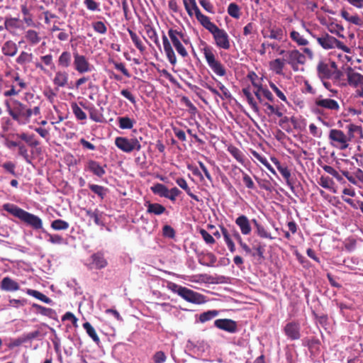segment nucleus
Masks as SVG:
<instances>
[{"mask_svg": "<svg viewBox=\"0 0 363 363\" xmlns=\"http://www.w3.org/2000/svg\"><path fill=\"white\" fill-rule=\"evenodd\" d=\"M7 111L19 124L26 123L33 115L30 108H27L26 105L17 100L13 101V107L7 106Z\"/></svg>", "mask_w": 363, "mask_h": 363, "instance_id": "f257e3e1", "label": "nucleus"}, {"mask_svg": "<svg viewBox=\"0 0 363 363\" xmlns=\"http://www.w3.org/2000/svg\"><path fill=\"white\" fill-rule=\"evenodd\" d=\"M202 51L206 62L212 71L220 77L225 75L226 70L220 62L216 59L213 48L208 45H206L202 49Z\"/></svg>", "mask_w": 363, "mask_h": 363, "instance_id": "f03ea898", "label": "nucleus"}, {"mask_svg": "<svg viewBox=\"0 0 363 363\" xmlns=\"http://www.w3.org/2000/svg\"><path fill=\"white\" fill-rule=\"evenodd\" d=\"M318 44L325 50L337 48L346 53L350 52V48L346 46L342 42L338 40L335 37L324 33L320 37L316 38Z\"/></svg>", "mask_w": 363, "mask_h": 363, "instance_id": "7ed1b4c3", "label": "nucleus"}, {"mask_svg": "<svg viewBox=\"0 0 363 363\" xmlns=\"http://www.w3.org/2000/svg\"><path fill=\"white\" fill-rule=\"evenodd\" d=\"M328 139L333 147L341 150L349 147V138L341 130L331 129L329 131Z\"/></svg>", "mask_w": 363, "mask_h": 363, "instance_id": "20e7f679", "label": "nucleus"}, {"mask_svg": "<svg viewBox=\"0 0 363 363\" xmlns=\"http://www.w3.org/2000/svg\"><path fill=\"white\" fill-rule=\"evenodd\" d=\"M115 145L118 149L127 153L133 150L139 151L142 147L137 138L129 139L125 137H117L115 139Z\"/></svg>", "mask_w": 363, "mask_h": 363, "instance_id": "39448f33", "label": "nucleus"}, {"mask_svg": "<svg viewBox=\"0 0 363 363\" xmlns=\"http://www.w3.org/2000/svg\"><path fill=\"white\" fill-rule=\"evenodd\" d=\"M73 66L74 69L79 74L89 72L91 70V65L86 56L80 55L77 50L72 52Z\"/></svg>", "mask_w": 363, "mask_h": 363, "instance_id": "423d86ee", "label": "nucleus"}, {"mask_svg": "<svg viewBox=\"0 0 363 363\" xmlns=\"http://www.w3.org/2000/svg\"><path fill=\"white\" fill-rule=\"evenodd\" d=\"M336 65L334 61H320L318 63L317 74L321 81L332 78L334 69H336Z\"/></svg>", "mask_w": 363, "mask_h": 363, "instance_id": "0eeeda50", "label": "nucleus"}, {"mask_svg": "<svg viewBox=\"0 0 363 363\" xmlns=\"http://www.w3.org/2000/svg\"><path fill=\"white\" fill-rule=\"evenodd\" d=\"M285 60L294 71H298V65H303L306 59L305 55L298 50H291L287 51Z\"/></svg>", "mask_w": 363, "mask_h": 363, "instance_id": "6e6552de", "label": "nucleus"}, {"mask_svg": "<svg viewBox=\"0 0 363 363\" xmlns=\"http://www.w3.org/2000/svg\"><path fill=\"white\" fill-rule=\"evenodd\" d=\"M188 1H189V3L191 4L192 5L194 14L197 21L201 24L203 27L205 28V26H206L208 24V23L211 22L209 17L205 16L201 12V11L199 10V7L196 5V0H183L185 9L186 10V12L190 16L193 15V13L191 12L189 6H188Z\"/></svg>", "mask_w": 363, "mask_h": 363, "instance_id": "1a4fd4ad", "label": "nucleus"}, {"mask_svg": "<svg viewBox=\"0 0 363 363\" xmlns=\"http://www.w3.org/2000/svg\"><path fill=\"white\" fill-rule=\"evenodd\" d=\"M168 35L178 54L180 55L182 57H187L188 52L182 44V40L179 38V31L178 30L170 28L168 30Z\"/></svg>", "mask_w": 363, "mask_h": 363, "instance_id": "9d476101", "label": "nucleus"}, {"mask_svg": "<svg viewBox=\"0 0 363 363\" xmlns=\"http://www.w3.org/2000/svg\"><path fill=\"white\" fill-rule=\"evenodd\" d=\"M315 105L322 107L325 111L328 110L332 112H337L340 108L337 101L329 98H323L321 95L316 97Z\"/></svg>", "mask_w": 363, "mask_h": 363, "instance_id": "9b49d317", "label": "nucleus"}, {"mask_svg": "<svg viewBox=\"0 0 363 363\" xmlns=\"http://www.w3.org/2000/svg\"><path fill=\"white\" fill-rule=\"evenodd\" d=\"M214 325L218 329L229 333H235L238 330L237 322L232 319H217L214 321Z\"/></svg>", "mask_w": 363, "mask_h": 363, "instance_id": "f8f14e48", "label": "nucleus"}, {"mask_svg": "<svg viewBox=\"0 0 363 363\" xmlns=\"http://www.w3.org/2000/svg\"><path fill=\"white\" fill-rule=\"evenodd\" d=\"M284 332L290 340H297L301 338V325L298 323L291 321L286 324Z\"/></svg>", "mask_w": 363, "mask_h": 363, "instance_id": "ddd939ff", "label": "nucleus"}, {"mask_svg": "<svg viewBox=\"0 0 363 363\" xmlns=\"http://www.w3.org/2000/svg\"><path fill=\"white\" fill-rule=\"evenodd\" d=\"M179 296L183 298L185 301L192 303L199 304L204 301L203 295L184 286L183 289L179 291Z\"/></svg>", "mask_w": 363, "mask_h": 363, "instance_id": "4468645a", "label": "nucleus"}, {"mask_svg": "<svg viewBox=\"0 0 363 363\" xmlns=\"http://www.w3.org/2000/svg\"><path fill=\"white\" fill-rule=\"evenodd\" d=\"M213 36L217 47L224 50H228L230 48L229 36L225 30L219 28Z\"/></svg>", "mask_w": 363, "mask_h": 363, "instance_id": "2eb2a0df", "label": "nucleus"}, {"mask_svg": "<svg viewBox=\"0 0 363 363\" xmlns=\"http://www.w3.org/2000/svg\"><path fill=\"white\" fill-rule=\"evenodd\" d=\"M347 78V85L354 88L363 87V75L354 72L352 68L348 67L346 72Z\"/></svg>", "mask_w": 363, "mask_h": 363, "instance_id": "dca6fc26", "label": "nucleus"}, {"mask_svg": "<svg viewBox=\"0 0 363 363\" xmlns=\"http://www.w3.org/2000/svg\"><path fill=\"white\" fill-rule=\"evenodd\" d=\"M21 220L31 226L35 230L43 228V221L41 218L28 211L25 212Z\"/></svg>", "mask_w": 363, "mask_h": 363, "instance_id": "f3484780", "label": "nucleus"}, {"mask_svg": "<svg viewBox=\"0 0 363 363\" xmlns=\"http://www.w3.org/2000/svg\"><path fill=\"white\" fill-rule=\"evenodd\" d=\"M79 104L89 112V118L93 121L96 123H102L104 118L101 111L98 110L93 104L86 106L83 102H79Z\"/></svg>", "mask_w": 363, "mask_h": 363, "instance_id": "a211bd4d", "label": "nucleus"}, {"mask_svg": "<svg viewBox=\"0 0 363 363\" xmlns=\"http://www.w3.org/2000/svg\"><path fill=\"white\" fill-rule=\"evenodd\" d=\"M162 43L164 50L169 62L171 65H174L177 63V57L170 42L164 34L162 35Z\"/></svg>", "mask_w": 363, "mask_h": 363, "instance_id": "6ab92c4d", "label": "nucleus"}, {"mask_svg": "<svg viewBox=\"0 0 363 363\" xmlns=\"http://www.w3.org/2000/svg\"><path fill=\"white\" fill-rule=\"evenodd\" d=\"M106 167V165L103 167L98 162L92 160H89L86 163V169L99 177H101L106 174L104 169Z\"/></svg>", "mask_w": 363, "mask_h": 363, "instance_id": "aec40b11", "label": "nucleus"}, {"mask_svg": "<svg viewBox=\"0 0 363 363\" xmlns=\"http://www.w3.org/2000/svg\"><path fill=\"white\" fill-rule=\"evenodd\" d=\"M86 216L92 218L94 223L97 225L104 226L105 223L103 220L104 213L99 211L98 208H95L94 211L91 209H85Z\"/></svg>", "mask_w": 363, "mask_h": 363, "instance_id": "412c9836", "label": "nucleus"}, {"mask_svg": "<svg viewBox=\"0 0 363 363\" xmlns=\"http://www.w3.org/2000/svg\"><path fill=\"white\" fill-rule=\"evenodd\" d=\"M341 17L350 24L358 26H363V19L357 13L351 14L346 10H342L340 12Z\"/></svg>", "mask_w": 363, "mask_h": 363, "instance_id": "4be33fe9", "label": "nucleus"}, {"mask_svg": "<svg viewBox=\"0 0 363 363\" xmlns=\"http://www.w3.org/2000/svg\"><path fill=\"white\" fill-rule=\"evenodd\" d=\"M0 287L6 291H16L20 289L18 283L9 277H5L2 279Z\"/></svg>", "mask_w": 363, "mask_h": 363, "instance_id": "5701e85b", "label": "nucleus"}, {"mask_svg": "<svg viewBox=\"0 0 363 363\" xmlns=\"http://www.w3.org/2000/svg\"><path fill=\"white\" fill-rule=\"evenodd\" d=\"M235 224L240 228L242 234L249 235L251 233L252 228L247 217L241 215L235 220Z\"/></svg>", "mask_w": 363, "mask_h": 363, "instance_id": "b1692460", "label": "nucleus"}, {"mask_svg": "<svg viewBox=\"0 0 363 363\" xmlns=\"http://www.w3.org/2000/svg\"><path fill=\"white\" fill-rule=\"evenodd\" d=\"M91 264L97 269L105 268L108 264L106 259L104 258V253L101 252L94 253L91 256Z\"/></svg>", "mask_w": 363, "mask_h": 363, "instance_id": "393cba45", "label": "nucleus"}, {"mask_svg": "<svg viewBox=\"0 0 363 363\" xmlns=\"http://www.w3.org/2000/svg\"><path fill=\"white\" fill-rule=\"evenodd\" d=\"M286 62L284 58H277L269 62V69L275 74L281 75Z\"/></svg>", "mask_w": 363, "mask_h": 363, "instance_id": "a878e982", "label": "nucleus"}, {"mask_svg": "<svg viewBox=\"0 0 363 363\" xmlns=\"http://www.w3.org/2000/svg\"><path fill=\"white\" fill-rule=\"evenodd\" d=\"M68 79V73L65 70H59L55 73V77L53 79V83L55 85L59 87H65L67 85Z\"/></svg>", "mask_w": 363, "mask_h": 363, "instance_id": "bb28decb", "label": "nucleus"}, {"mask_svg": "<svg viewBox=\"0 0 363 363\" xmlns=\"http://www.w3.org/2000/svg\"><path fill=\"white\" fill-rule=\"evenodd\" d=\"M145 206H147V213L150 214L160 216L166 211L165 207L157 203H152L150 201H147L145 203Z\"/></svg>", "mask_w": 363, "mask_h": 363, "instance_id": "cd10ccee", "label": "nucleus"}, {"mask_svg": "<svg viewBox=\"0 0 363 363\" xmlns=\"http://www.w3.org/2000/svg\"><path fill=\"white\" fill-rule=\"evenodd\" d=\"M269 34L268 35H264V38H269L270 39L277 40L279 41L283 40L285 36V31L284 28L277 26L270 27L269 29Z\"/></svg>", "mask_w": 363, "mask_h": 363, "instance_id": "c85d7f7f", "label": "nucleus"}, {"mask_svg": "<svg viewBox=\"0 0 363 363\" xmlns=\"http://www.w3.org/2000/svg\"><path fill=\"white\" fill-rule=\"evenodd\" d=\"M3 209L19 219H22L26 211L13 203H5Z\"/></svg>", "mask_w": 363, "mask_h": 363, "instance_id": "c756f323", "label": "nucleus"}, {"mask_svg": "<svg viewBox=\"0 0 363 363\" xmlns=\"http://www.w3.org/2000/svg\"><path fill=\"white\" fill-rule=\"evenodd\" d=\"M72 53L69 51H63L58 57V66L62 68H68L72 64Z\"/></svg>", "mask_w": 363, "mask_h": 363, "instance_id": "7c9ffc66", "label": "nucleus"}, {"mask_svg": "<svg viewBox=\"0 0 363 363\" xmlns=\"http://www.w3.org/2000/svg\"><path fill=\"white\" fill-rule=\"evenodd\" d=\"M17 51L16 44L11 40L6 41L2 47V52L6 56L13 57L17 53Z\"/></svg>", "mask_w": 363, "mask_h": 363, "instance_id": "2f4dec72", "label": "nucleus"}, {"mask_svg": "<svg viewBox=\"0 0 363 363\" xmlns=\"http://www.w3.org/2000/svg\"><path fill=\"white\" fill-rule=\"evenodd\" d=\"M252 222L253 223L255 228H256V233L257 235L262 238H267L269 240H272L273 237L271 235V233H269L265 228L257 222L256 219H252Z\"/></svg>", "mask_w": 363, "mask_h": 363, "instance_id": "473e14b6", "label": "nucleus"}, {"mask_svg": "<svg viewBox=\"0 0 363 363\" xmlns=\"http://www.w3.org/2000/svg\"><path fill=\"white\" fill-rule=\"evenodd\" d=\"M242 91L251 108L253 110V111L257 113L259 111V107L253 98L250 89L249 87L244 88L242 89Z\"/></svg>", "mask_w": 363, "mask_h": 363, "instance_id": "72a5a7b5", "label": "nucleus"}, {"mask_svg": "<svg viewBox=\"0 0 363 363\" xmlns=\"http://www.w3.org/2000/svg\"><path fill=\"white\" fill-rule=\"evenodd\" d=\"M88 186L92 192L96 194L100 198L101 200L104 199L108 193V189L103 186L89 184Z\"/></svg>", "mask_w": 363, "mask_h": 363, "instance_id": "f704fd0d", "label": "nucleus"}, {"mask_svg": "<svg viewBox=\"0 0 363 363\" xmlns=\"http://www.w3.org/2000/svg\"><path fill=\"white\" fill-rule=\"evenodd\" d=\"M150 189L153 192V194L158 195L160 197L167 199L169 189L163 184L157 183L155 185L152 186Z\"/></svg>", "mask_w": 363, "mask_h": 363, "instance_id": "c9c22d12", "label": "nucleus"}, {"mask_svg": "<svg viewBox=\"0 0 363 363\" xmlns=\"http://www.w3.org/2000/svg\"><path fill=\"white\" fill-rule=\"evenodd\" d=\"M25 38L28 43H30L33 45L38 44L41 40V38L39 35L38 33L31 29L28 30L25 33Z\"/></svg>", "mask_w": 363, "mask_h": 363, "instance_id": "e433bc0d", "label": "nucleus"}, {"mask_svg": "<svg viewBox=\"0 0 363 363\" xmlns=\"http://www.w3.org/2000/svg\"><path fill=\"white\" fill-rule=\"evenodd\" d=\"M117 120L119 128L123 130L131 129L135 123L134 119H131L128 116L118 117Z\"/></svg>", "mask_w": 363, "mask_h": 363, "instance_id": "4c0bfd02", "label": "nucleus"}, {"mask_svg": "<svg viewBox=\"0 0 363 363\" xmlns=\"http://www.w3.org/2000/svg\"><path fill=\"white\" fill-rule=\"evenodd\" d=\"M176 183L177 184V185L181 187L182 189H184L186 194L191 198L193 199L194 200L196 201H199V197L194 194L190 188L189 187L187 183H186V181L184 179V178H178L176 180Z\"/></svg>", "mask_w": 363, "mask_h": 363, "instance_id": "58836bf2", "label": "nucleus"}, {"mask_svg": "<svg viewBox=\"0 0 363 363\" xmlns=\"http://www.w3.org/2000/svg\"><path fill=\"white\" fill-rule=\"evenodd\" d=\"M26 293L28 295L32 296L45 303L50 304L52 303V301L50 298L38 291L34 289H27Z\"/></svg>", "mask_w": 363, "mask_h": 363, "instance_id": "ea45409f", "label": "nucleus"}, {"mask_svg": "<svg viewBox=\"0 0 363 363\" xmlns=\"http://www.w3.org/2000/svg\"><path fill=\"white\" fill-rule=\"evenodd\" d=\"M17 135L31 147H35L39 145V142L35 139L34 135H28L25 133H23Z\"/></svg>", "mask_w": 363, "mask_h": 363, "instance_id": "a19ab883", "label": "nucleus"}, {"mask_svg": "<svg viewBox=\"0 0 363 363\" xmlns=\"http://www.w3.org/2000/svg\"><path fill=\"white\" fill-rule=\"evenodd\" d=\"M290 37L298 45L306 46L309 43L308 40L304 38L303 35L296 30H292L290 33Z\"/></svg>", "mask_w": 363, "mask_h": 363, "instance_id": "79ce46f5", "label": "nucleus"}, {"mask_svg": "<svg viewBox=\"0 0 363 363\" xmlns=\"http://www.w3.org/2000/svg\"><path fill=\"white\" fill-rule=\"evenodd\" d=\"M72 111L76 117V118L79 121H84L86 119V114L85 112L78 106L76 102H72L71 104Z\"/></svg>", "mask_w": 363, "mask_h": 363, "instance_id": "37998d69", "label": "nucleus"}, {"mask_svg": "<svg viewBox=\"0 0 363 363\" xmlns=\"http://www.w3.org/2000/svg\"><path fill=\"white\" fill-rule=\"evenodd\" d=\"M128 33L130 35V37L133 43L135 45V47L141 52H143L145 50V47L143 45L141 40L138 36V35L135 32H133L132 30H130V28L128 29Z\"/></svg>", "mask_w": 363, "mask_h": 363, "instance_id": "c03bdc74", "label": "nucleus"}, {"mask_svg": "<svg viewBox=\"0 0 363 363\" xmlns=\"http://www.w3.org/2000/svg\"><path fill=\"white\" fill-rule=\"evenodd\" d=\"M83 328H84L89 336L94 340V342H95L96 344H99L100 340L93 326L89 322H86L83 324Z\"/></svg>", "mask_w": 363, "mask_h": 363, "instance_id": "a18cd8bd", "label": "nucleus"}, {"mask_svg": "<svg viewBox=\"0 0 363 363\" xmlns=\"http://www.w3.org/2000/svg\"><path fill=\"white\" fill-rule=\"evenodd\" d=\"M334 73L333 74L332 79L334 83L339 86H346L347 85V82L345 81H342V77H343V72L337 69V66L336 65V69H334Z\"/></svg>", "mask_w": 363, "mask_h": 363, "instance_id": "49530a36", "label": "nucleus"}, {"mask_svg": "<svg viewBox=\"0 0 363 363\" xmlns=\"http://www.w3.org/2000/svg\"><path fill=\"white\" fill-rule=\"evenodd\" d=\"M219 311L217 310H210L206 312H203L199 315V321L201 323H206L218 315Z\"/></svg>", "mask_w": 363, "mask_h": 363, "instance_id": "de8ad7c7", "label": "nucleus"}, {"mask_svg": "<svg viewBox=\"0 0 363 363\" xmlns=\"http://www.w3.org/2000/svg\"><path fill=\"white\" fill-rule=\"evenodd\" d=\"M229 153L239 162H244V155L242 152L236 147L230 145L228 147Z\"/></svg>", "mask_w": 363, "mask_h": 363, "instance_id": "09e8293b", "label": "nucleus"}, {"mask_svg": "<svg viewBox=\"0 0 363 363\" xmlns=\"http://www.w3.org/2000/svg\"><path fill=\"white\" fill-rule=\"evenodd\" d=\"M69 227V223L62 219H57L51 223V228L55 230H66Z\"/></svg>", "mask_w": 363, "mask_h": 363, "instance_id": "8fccbe9b", "label": "nucleus"}, {"mask_svg": "<svg viewBox=\"0 0 363 363\" xmlns=\"http://www.w3.org/2000/svg\"><path fill=\"white\" fill-rule=\"evenodd\" d=\"M278 171L281 173V174L283 176V177L286 179L287 185L290 187V189L294 191V187L293 185V183L291 182V172L288 169V167L286 165H283L281 167H280Z\"/></svg>", "mask_w": 363, "mask_h": 363, "instance_id": "3c124183", "label": "nucleus"}, {"mask_svg": "<svg viewBox=\"0 0 363 363\" xmlns=\"http://www.w3.org/2000/svg\"><path fill=\"white\" fill-rule=\"evenodd\" d=\"M33 55L32 53H28L25 51H22L18 57L16 58V62L19 65H26L30 63L33 60Z\"/></svg>", "mask_w": 363, "mask_h": 363, "instance_id": "603ef678", "label": "nucleus"}, {"mask_svg": "<svg viewBox=\"0 0 363 363\" xmlns=\"http://www.w3.org/2000/svg\"><path fill=\"white\" fill-rule=\"evenodd\" d=\"M32 307L36 309L37 312L41 315L51 317L54 313V311L52 308H45L37 303H33Z\"/></svg>", "mask_w": 363, "mask_h": 363, "instance_id": "864d4df0", "label": "nucleus"}, {"mask_svg": "<svg viewBox=\"0 0 363 363\" xmlns=\"http://www.w3.org/2000/svg\"><path fill=\"white\" fill-rule=\"evenodd\" d=\"M92 28L96 33L104 35L107 33V27L102 21H95L91 23Z\"/></svg>", "mask_w": 363, "mask_h": 363, "instance_id": "5fc2aeb1", "label": "nucleus"}, {"mask_svg": "<svg viewBox=\"0 0 363 363\" xmlns=\"http://www.w3.org/2000/svg\"><path fill=\"white\" fill-rule=\"evenodd\" d=\"M228 14L235 18H239L240 16V8L235 3H231L228 7Z\"/></svg>", "mask_w": 363, "mask_h": 363, "instance_id": "6e6d98bb", "label": "nucleus"}, {"mask_svg": "<svg viewBox=\"0 0 363 363\" xmlns=\"http://www.w3.org/2000/svg\"><path fill=\"white\" fill-rule=\"evenodd\" d=\"M146 33L150 39H151L157 47L160 48V44L158 38L157 33L155 28L151 27L146 28Z\"/></svg>", "mask_w": 363, "mask_h": 363, "instance_id": "4d7b16f0", "label": "nucleus"}, {"mask_svg": "<svg viewBox=\"0 0 363 363\" xmlns=\"http://www.w3.org/2000/svg\"><path fill=\"white\" fill-rule=\"evenodd\" d=\"M240 171L242 174V180H243V182H244L245 186L247 189H254L255 188V185L252 181V179H251V177L247 173L243 172L241 169H240Z\"/></svg>", "mask_w": 363, "mask_h": 363, "instance_id": "13d9d810", "label": "nucleus"}, {"mask_svg": "<svg viewBox=\"0 0 363 363\" xmlns=\"http://www.w3.org/2000/svg\"><path fill=\"white\" fill-rule=\"evenodd\" d=\"M318 184L324 189H330L333 184V181L329 177L321 176Z\"/></svg>", "mask_w": 363, "mask_h": 363, "instance_id": "bf43d9fd", "label": "nucleus"}, {"mask_svg": "<svg viewBox=\"0 0 363 363\" xmlns=\"http://www.w3.org/2000/svg\"><path fill=\"white\" fill-rule=\"evenodd\" d=\"M162 234L165 238H174L175 230L172 226L165 225L162 228Z\"/></svg>", "mask_w": 363, "mask_h": 363, "instance_id": "052dcab7", "label": "nucleus"}, {"mask_svg": "<svg viewBox=\"0 0 363 363\" xmlns=\"http://www.w3.org/2000/svg\"><path fill=\"white\" fill-rule=\"evenodd\" d=\"M154 363H164L167 359V356L162 351L156 352L152 356Z\"/></svg>", "mask_w": 363, "mask_h": 363, "instance_id": "680f3d73", "label": "nucleus"}, {"mask_svg": "<svg viewBox=\"0 0 363 363\" xmlns=\"http://www.w3.org/2000/svg\"><path fill=\"white\" fill-rule=\"evenodd\" d=\"M47 235L49 237L48 241L51 242L52 244H57L60 245L62 244L64 242L63 238L57 234L52 235L50 233H47Z\"/></svg>", "mask_w": 363, "mask_h": 363, "instance_id": "e2e57ef3", "label": "nucleus"}, {"mask_svg": "<svg viewBox=\"0 0 363 363\" xmlns=\"http://www.w3.org/2000/svg\"><path fill=\"white\" fill-rule=\"evenodd\" d=\"M199 233L202 238L207 244H213L215 242V239L213 238V237L210 233H208L206 230L201 229Z\"/></svg>", "mask_w": 363, "mask_h": 363, "instance_id": "0e129e2a", "label": "nucleus"}, {"mask_svg": "<svg viewBox=\"0 0 363 363\" xmlns=\"http://www.w3.org/2000/svg\"><path fill=\"white\" fill-rule=\"evenodd\" d=\"M347 133L345 134L347 137L349 138V142L354 138V133L358 131L359 130V126L356 125L354 124H349L347 125Z\"/></svg>", "mask_w": 363, "mask_h": 363, "instance_id": "69168bd1", "label": "nucleus"}, {"mask_svg": "<svg viewBox=\"0 0 363 363\" xmlns=\"http://www.w3.org/2000/svg\"><path fill=\"white\" fill-rule=\"evenodd\" d=\"M40 60L45 65L50 66L52 69L55 68L52 55L48 54V55L41 56Z\"/></svg>", "mask_w": 363, "mask_h": 363, "instance_id": "338daca9", "label": "nucleus"}, {"mask_svg": "<svg viewBox=\"0 0 363 363\" xmlns=\"http://www.w3.org/2000/svg\"><path fill=\"white\" fill-rule=\"evenodd\" d=\"M182 193V191L177 187L172 188L171 189L168 190V196L167 199H169L172 201H175L177 197L179 196V194Z\"/></svg>", "mask_w": 363, "mask_h": 363, "instance_id": "774afa93", "label": "nucleus"}]
</instances>
